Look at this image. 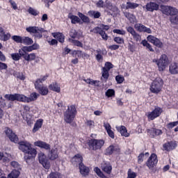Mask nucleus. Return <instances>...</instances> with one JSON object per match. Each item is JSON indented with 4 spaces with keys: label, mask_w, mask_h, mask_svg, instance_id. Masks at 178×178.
<instances>
[{
    "label": "nucleus",
    "mask_w": 178,
    "mask_h": 178,
    "mask_svg": "<svg viewBox=\"0 0 178 178\" xmlns=\"http://www.w3.org/2000/svg\"><path fill=\"white\" fill-rule=\"evenodd\" d=\"M38 97H40V94L35 92L31 93L29 97L19 93L7 94L4 95V98L6 99L7 101H11V102L17 101L18 102H24L26 104H30V102L37 101V99H38Z\"/></svg>",
    "instance_id": "obj_1"
},
{
    "label": "nucleus",
    "mask_w": 178,
    "mask_h": 178,
    "mask_svg": "<svg viewBox=\"0 0 178 178\" xmlns=\"http://www.w3.org/2000/svg\"><path fill=\"white\" fill-rule=\"evenodd\" d=\"M18 144L19 149L25 154L24 159L26 162L37 156V149L31 147V144L28 141H20Z\"/></svg>",
    "instance_id": "obj_2"
},
{
    "label": "nucleus",
    "mask_w": 178,
    "mask_h": 178,
    "mask_svg": "<svg viewBox=\"0 0 178 178\" xmlns=\"http://www.w3.org/2000/svg\"><path fill=\"white\" fill-rule=\"evenodd\" d=\"M152 62L157 65L159 72H163L169 66V58L166 54H162L159 59H153Z\"/></svg>",
    "instance_id": "obj_3"
},
{
    "label": "nucleus",
    "mask_w": 178,
    "mask_h": 178,
    "mask_svg": "<svg viewBox=\"0 0 178 178\" xmlns=\"http://www.w3.org/2000/svg\"><path fill=\"white\" fill-rule=\"evenodd\" d=\"M76 115H77V109L76 108V106L71 105L67 106V109L64 113V120L66 123H72L73 120L76 118Z\"/></svg>",
    "instance_id": "obj_4"
},
{
    "label": "nucleus",
    "mask_w": 178,
    "mask_h": 178,
    "mask_svg": "<svg viewBox=\"0 0 178 178\" xmlns=\"http://www.w3.org/2000/svg\"><path fill=\"white\" fill-rule=\"evenodd\" d=\"M86 144L89 147V149H91L92 151H97L98 149H101V148L104 147L105 140H104V139L90 138L87 140Z\"/></svg>",
    "instance_id": "obj_5"
},
{
    "label": "nucleus",
    "mask_w": 178,
    "mask_h": 178,
    "mask_svg": "<svg viewBox=\"0 0 178 178\" xmlns=\"http://www.w3.org/2000/svg\"><path fill=\"white\" fill-rule=\"evenodd\" d=\"M163 88V79L161 77H156L151 83L149 90L152 94H159Z\"/></svg>",
    "instance_id": "obj_6"
},
{
    "label": "nucleus",
    "mask_w": 178,
    "mask_h": 178,
    "mask_svg": "<svg viewBox=\"0 0 178 178\" xmlns=\"http://www.w3.org/2000/svg\"><path fill=\"white\" fill-rule=\"evenodd\" d=\"M147 167L152 173L156 172V165H158V156L155 153H152L145 163Z\"/></svg>",
    "instance_id": "obj_7"
},
{
    "label": "nucleus",
    "mask_w": 178,
    "mask_h": 178,
    "mask_svg": "<svg viewBox=\"0 0 178 178\" xmlns=\"http://www.w3.org/2000/svg\"><path fill=\"white\" fill-rule=\"evenodd\" d=\"M75 162H81L79 163V171L82 176H88L90 173V168L83 163V156L80 154H76L74 156Z\"/></svg>",
    "instance_id": "obj_8"
},
{
    "label": "nucleus",
    "mask_w": 178,
    "mask_h": 178,
    "mask_svg": "<svg viewBox=\"0 0 178 178\" xmlns=\"http://www.w3.org/2000/svg\"><path fill=\"white\" fill-rule=\"evenodd\" d=\"M27 33L32 34L35 38H42V33H44L45 29L39 26H29L26 28Z\"/></svg>",
    "instance_id": "obj_9"
},
{
    "label": "nucleus",
    "mask_w": 178,
    "mask_h": 178,
    "mask_svg": "<svg viewBox=\"0 0 178 178\" xmlns=\"http://www.w3.org/2000/svg\"><path fill=\"white\" fill-rule=\"evenodd\" d=\"M160 10L166 16H176V15L178 13V10L176 8L170 6L161 5L160 6Z\"/></svg>",
    "instance_id": "obj_10"
},
{
    "label": "nucleus",
    "mask_w": 178,
    "mask_h": 178,
    "mask_svg": "<svg viewBox=\"0 0 178 178\" xmlns=\"http://www.w3.org/2000/svg\"><path fill=\"white\" fill-rule=\"evenodd\" d=\"M162 112H163L162 108L157 106L153 111L147 112L146 113V116L149 121L155 120L156 118H159V116L162 115Z\"/></svg>",
    "instance_id": "obj_11"
},
{
    "label": "nucleus",
    "mask_w": 178,
    "mask_h": 178,
    "mask_svg": "<svg viewBox=\"0 0 178 178\" xmlns=\"http://www.w3.org/2000/svg\"><path fill=\"white\" fill-rule=\"evenodd\" d=\"M105 9L106 12L108 13V15H111V16L118 15V12L119 11V8H118L116 6H113L111 1L105 2Z\"/></svg>",
    "instance_id": "obj_12"
},
{
    "label": "nucleus",
    "mask_w": 178,
    "mask_h": 178,
    "mask_svg": "<svg viewBox=\"0 0 178 178\" xmlns=\"http://www.w3.org/2000/svg\"><path fill=\"white\" fill-rule=\"evenodd\" d=\"M111 69H113V64L111 62H106L104 67L102 69V76L104 80H108L109 79V71Z\"/></svg>",
    "instance_id": "obj_13"
},
{
    "label": "nucleus",
    "mask_w": 178,
    "mask_h": 178,
    "mask_svg": "<svg viewBox=\"0 0 178 178\" xmlns=\"http://www.w3.org/2000/svg\"><path fill=\"white\" fill-rule=\"evenodd\" d=\"M38 160L41 165H42L44 169H49L51 168V163L47 159V156L43 152L38 153Z\"/></svg>",
    "instance_id": "obj_14"
},
{
    "label": "nucleus",
    "mask_w": 178,
    "mask_h": 178,
    "mask_svg": "<svg viewBox=\"0 0 178 178\" xmlns=\"http://www.w3.org/2000/svg\"><path fill=\"white\" fill-rule=\"evenodd\" d=\"M19 52L21 56H22V58L28 62H31V60H35V58H37L35 53H31L29 54H27V52L29 51H24L22 49H19Z\"/></svg>",
    "instance_id": "obj_15"
},
{
    "label": "nucleus",
    "mask_w": 178,
    "mask_h": 178,
    "mask_svg": "<svg viewBox=\"0 0 178 178\" xmlns=\"http://www.w3.org/2000/svg\"><path fill=\"white\" fill-rule=\"evenodd\" d=\"M5 134L7 137H8L9 140L12 141V143H15V144L19 143V138L17 137V135L15 134L13 131H12L10 129L6 128L5 130Z\"/></svg>",
    "instance_id": "obj_16"
},
{
    "label": "nucleus",
    "mask_w": 178,
    "mask_h": 178,
    "mask_svg": "<svg viewBox=\"0 0 178 178\" xmlns=\"http://www.w3.org/2000/svg\"><path fill=\"white\" fill-rule=\"evenodd\" d=\"M126 30L128 33H129V34L132 35L134 40H135L136 42H138V41H141V35H140V34H138V33H137L136 30H134V28H133V26H127Z\"/></svg>",
    "instance_id": "obj_17"
},
{
    "label": "nucleus",
    "mask_w": 178,
    "mask_h": 178,
    "mask_svg": "<svg viewBox=\"0 0 178 178\" xmlns=\"http://www.w3.org/2000/svg\"><path fill=\"white\" fill-rule=\"evenodd\" d=\"M134 29L139 33H147V34H151V33H152L151 29L147 28L143 24H135Z\"/></svg>",
    "instance_id": "obj_18"
},
{
    "label": "nucleus",
    "mask_w": 178,
    "mask_h": 178,
    "mask_svg": "<svg viewBox=\"0 0 178 178\" xmlns=\"http://www.w3.org/2000/svg\"><path fill=\"white\" fill-rule=\"evenodd\" d=\"M147 40L149 42L154 44L155 47L158 48H162V47H163V43H162L159 39L155 38V36L149 35L147 36Z\"/></svg>",
    "instance_id": "obj_19"
},
{
    "label": "nucleus",
    "mask_w": 178,
    "mask_h": 178,
    "mask_svg": "<svg viewBox=\"0 0 178 178\" xmlns=\"http://www.w3.org/2000/svg\"><path fill=\"white\" fill-rule=\"evenodd\" d=\"M177 147V143L176 141H170L164 143L163 145V148L164 151L169 152L170 151H173Z\"/></svg>",
    "instance_id": "obj_20"
},
{
    "label": "nucleus",
    "mask_w": 178,
    "mask_h": 178,
    "mask_svg": "<svg viewBox=\"0 0 178 178\" xmlns=\"http://www.w3.org/2000/svg\"><path fill=\"white\" fill-rule=\"evenodd\" d=\"M147 133L149 137L152 138H154V137H156V136H161L162 134V130L156 129V128H152L147 129Z\"/></svg>",
    "instance_id": "obj_21"
},
{
    "label": "nucleus",
    "mask_w": 178,
    "mask_h": 178,
    "mask_svg": "<svg viewBox=\"0 0 178 178\" xmlns=\"http://www.w3.org/2000/svg\"><path fill=\"white\" fill-rule=\"evenodd\" d=\"M35 88L38 90L40 95H48V92H49L48 87L44 86V85H35Z\"/></svg>",
    "instance_id": "obj_22"
},
{
    "label": "nucleus",
    "mask_w": 178,
    "mask_h": 178,
    "mask_svg": "<svg viewBox=\"0 0 178 178\" xmlns=\"http://www.w3.org/2000/svg\"><path fill=\"white\" fill-rule=\"evenodd\" d=\"M24 52H33V51H36V49H40V44L34 43L31 46H24L21 49Z\"/></svg>",
    "instance_id": "obj_23"
},
{
    "label": "nucleus",
    "mask_w": 178,
    "mask_h": 178,
    "mask_svg": "<svg viewBox=\"0 0 178 178\" xmlns=\"http://www.w3.org/2000/svg\"><path fill=\"white\" fill-rule=\"evenodd\" d=\"M35 147H39V148H42L43 149H46L47 151L51 149V145L42 141V140H38L34 143Z\"/></svg>",
    "instance_id": "obj_24"
},
{
    "label": "nucleus",
    "mask_w": 178,
    "mask_h": 178,
    "mask_svg": "<svg viewBox=\"0 0 178 178\" xmlns=\"http://www.w3.org/2000/svg\"><path fill=\"white\" fill-rule=\"evenodd\" d=\"M146 9L148 12H154V10H159V4L150 1L146 4Z\"/></svg>",
    "instance_id": "obj_25"
},
{
    "label": "nucleus",
    "mask_w": 178,
    "mask_h": 178,
    "mask_svg": "<svg viewBox=\"0 0 178 178\" xmlns=\"http://www.w3.org/2000/svg\"><path fill=\"white\" fill-rule=\"evenodd\" d=\"M92 31H94L95 34H99L103 40H105V41L108 40V35L106 34V33H105V31H104V30H102V28H99L98 26L95 27L93 29Z\"/></svg>",
    "instance_id": "obj_26"
},
{
    "label": "nucleus",
    "mask_w": 178,
    "mask_h": 178,
    "mask_svg": "<svg viewBox=\"0 0 178 178\" xmlns=\"http://www.w3.org/2000/svg\"><path fill=\"white\" fill-rule=\"evenodd\" d=\"M104 127L106 130L108 137L113 139L115 138V132L112 131V127H111V124L108 122H104Z\"/></svg>",
    "instance_id": "obj_27"
},
{
    "label": "nucleus",
    "mask_w": 178,
    "mask_h": 178,
    "mask_svg": "<svg viewBox=\"0 0 178 178\" xmlns=\"http://www.w3.org/2000/svg\"><path fill=\"white\" fill-rule=\"evenodd\" d=\"M124 15L125 17L129 20V23L131 24H134V23H137V18L136 17V15L134 14H131L129 12L124 13Z\"/></svg>",
    "instance_id": "obj_28"
},
{
    "label": "nucleus",
    "mask_w": 178,
    "mask_h": 178,
    "mask_svg": "<svg viewBox=\"0 0 178 178\" xmlns=\"http://www.w3.org/2000/svg\"><path fill=\"white\" fill-rule=\"evenodd\" d=\"M44 123V120L39 119L36 120V122L34 124L33 129L32 130L33 133H37L42 127Z\"/></svg>",
    "instance_id": "obj_29"
},
{
    "label": "nucleus",
    "mask_w": 178,
    "mask_h": 178,
    "mask_svg": "<svg viewBox=\"0 0 178 178\" xmlns=\"http://www.w3.org/2000/svg\"><path fill=\"white\" fill-rule=\"evenodd\" d=\"M102 170L107 175H111L112 173V165L109 163H104L102 165Z\"/></svg>",
    "instance_id": "obj_30"
},
{
    "label": "nucleus",
    "mask_w": 178,
    "mask_h": 178,
    "mask_svg": "<svg viewBox=\"0 0 178 178\" xmlns=\"http://www.w3.org/2000/svg\"><path fill=\"white\" fill-rule=\"evenodd\" d=\"M117 130L118 131H119V133H120L121 136H122L123 137L130 136V134L127 132V128H126V127L123 125L117 127Z\"/></svg>",
    "instance_id": "obj_31"
},
{
    "label": "nucleus",
    "mask_w": 178,
    "mask_h": 178,
    "mask_svg": "<svg viewBox=\"0 0 178 178\" xmlns=\"http://www.w3.org/2000/svg\"><path fill=\"white\" fill-rule=\"evenodd\" d=\"M49 158L50 161H55L56 159H58L59 158V154L58 153V149H52L50 151Z\"/></svg>",
    "instance_id": "obj_32"
},
{
    "label": "nucleus",
    "mask_w": 178,
    "mask_h": 178,
    "mask_svg": "<svg viewBox=\"0 0 178 178\" xmlns=\"http://www.w3.org/2000/svg\"><path fill=\"white\" fill-rule=\"evenodd\" d=\"M52 35L54 38L58 40L59 42H61L62 44L65 42V35H63L62 33H59V32L53 33Z\"/></svg>",
    "instance_id": "obj_33"
},
{
    "label": "nucleus",
    "mask_w": 178,
    "mask_h": 178,
    "mask_svg": "<svg viewBox=\"0 0 178 178\" xmlns=\"http://www.w3.org/2000/svg\"><path fill=\"white\" fill-rule=\"evenodd\" d=\"M49 88L51 91H54V92H60V86L56 82L51 83L49 86Z\"/></svg>",
    "instance_id": "obj_34"
},
{
    "label": "nucleus",
    "mask_w": 178,
    "mask_h": 178,
    "mask_svg": "<svg viewBox=\"0 0 178 178\" xmlns=\"http://www.w3.org/2000/svg\"><path fill=\"white\" fill-rule=\"evenodd\" d=\"M33 42L34 41L33 40V39L28 36H23L21 41V44H24V45H32Z\"/></svg>",
    "instance_id": "obj_35"
},
{
    "label": "nucleus",
    "mask_w": 178,
    "mask_h": 178,
    "mask_svg": "<svg viewBox=\"0 0 178 178\" xmlns=\"http://www.w3.org/2000/svg\"><path fill=\"white\" fill-rule=\"evenodd\" d=\"M68 19H70L72 24H77V23H80V22H81V19H80L79 17L76 15H73L72 13L69 14Z\"/></svg>",
    "instance_id": "obj_36"
},
{
    "label": "nucleus",
    "mask_w": 178,
    "mask_h": 178,
    "mask_svg": "<svg viewBox=\"0 0 178 178\" xmlns=\"http://www.w3.org/2000/svg\"><path fill=\"white\" fill-rule=\"evenodd\" d=\"M88 15L90 17H93V19H99L101 17V13L99 11L89 10Z\"/></svg>",
    "instance_id": "obj_37"
},
{
    "label": "nucleus",
    "mask_w": 178,
    "mask_h": 178,
    "mask_svg": "<svg viewBox=\"0 0 178 178\" xmlns=\"http://www.w3.org/2000/svg\"><path fill=\"white\" fill-rule=\"evenodd\" d=\"M170 72L171 74H177L178 73V64L173 63L170 65L169 67Z\"/></svg>",
    "instance_id": "obj_38"
},
{
    "label": "nucleus",
    "mask_w": 178,
    "mask_h": 178,
    "mask_svg": "<svg viewBox=\"0 0 178 178\" xmlns=\"http://www.w3.org/2000/svg\"><path fill=\"white\" fill-rule=\"evenodd\" d=\"M49 76V75L46 74L44 76H41L40 79H38L35 83H34V86H42L41 84H42V83H44V81H45L47 80V79H48V77Z\"/></svg>",
    "instance_id": "obj_39"
},
{
    "label": "nucleus",
    "mask_w": 178,
    "mask_h": 178,
    "mask_svg": "<svg viewBox=\"0 0 178 178\" xmlns=\"http://www.w3.org/2000/svg\"><path fill=\"white\" fill-rule=\"evenodd\" d=\"M78 16H79V17H80V19L82 20V22L83 23H86L87 24H88V23H90V17H88V16L85 15L82 13L79 12L78 13Z\"/></svg>",
    "instance_id": "obj_40"
},
{
    "label": "nucleus",
    "mask_w": 178,
    "mask_h": 178,
    "mask_svg": "<svg viewBox=\"0 0 178 178\" xmlns=\"http://www.w3.org/2000/svg\"><path fill=\"white\" fill-rule=\"evenodd\" d=\"M20 176V171L17 170H13L9 175V178H17Z\"/></svg>",
    "instance_id": "obj_41"
},
{
    "label": "nucleus",
    "mask_w": 178,
    "mask_h": 178,
    "mask_svg": "<svg viewBox=\"0 0 178 178\" xmlns=\"http://www.w3.org/2000/svg\"><path fill=\"white\" fill-rule=\"evenodd\" d=\"M136 8H138L137 3L127 2L126 9H136Z\"/></svg>",
    "instance_id": "obj_42"
},
{
    "label": "nucleus",
    "mask_w": 178,
    "mask_h": 178,
    "mask_svg": "<svg viewBox=\"0 0 178 178\" xmlns=\"http://www.w3.org/2000/svg\"><path fill=\"white\" fill-rule=\"evenodd\" d=\"M28 13H29V15H31L32 16H38V15H40V11L31 7H29V8L28 9Z\"/></svg>",
    "instance_id": "obj_43"
},
{
    "label": "nucleus",
    "mask_w": 178,
    "mask_h": 178,
    "mask_svg": "<svg viewBox=\"0 0 178 178\" xmlns=\"http://www.w3.org/2000/svg\"><path fill=\"white\" fill-rule=\"evenodd\" d=\"M141 44L142 45H143V47H146L147 49H149L150 52H154V49H152V46H151V44H149V43H148L147 40H143L141 42Z\"/></svg>",
    "instance_id": "obj_44"
},
{
    "label": "nucleus",
    "mask_w": 178,
    "mask_h": 178,
    "mask_svg": "<svg viewBox=\"0 0 178 178\" xmlns=\"http://www.w3.org/2000/svg\"><path fill=\"white\" fill-rule=\"evenodd\" d=\"M94 171L97 175V176H99V177L106 178V176H105V175H104V172H102V171H101V169H99V168H98V167L95 168Z\"/></svg>",
    "instance_id": "obj_45"
},
{
    "label": "nucleus",
    "mask_w": 178,
    "mask_h": 178,
    "mask_svg": "<svg viewBox=\"0 0 178 178\" xmlns=\"http://www.w3.org/2000/svg\"><path fill=\"white\" fill-rule=\"evenodd\" d=\"M23 57V56L20 55V52L19 51V53H13L11 54V58L13 59V60H20V58Z\"/></svg>",
    "instance_id": "obj_46"
},
{
    "label": "nucleus",
    "mask_w": 178,
    "mask_h": 178,
    "mask_svg": "<svg viewBox=\"0 0 178 178\" xmlns=\"http://www.w3.org/2000/svg\"><path fill=\"white\" fill-rule=\"evenodd\" d=\"M137 177V173L135 172H133L131 168L128 170L127 172V178H136Z\"/></svg>",
    "instance_id": "obj_47"
},
{
    "label": "nucleus",
    "mask_w": 178,
    "mask_h": 178,
    "mask_svg": "<svg viewBox=\"0 0 178 178\" xmlns=\"http://www.w3.org/2000/svg\"><path fill=\"white\" fill-rule=\"evenodd\" d=\"M115 151V146L110 145L106 149V155H112L113 154V152Z\"/></svg>",
    "instance_id": "obj_48"
},
{
    "label": "nucleus",
    "mask_w": 178,
    "mask_h": 178,
    "mask_svg": "<svg viewBox=\"0 0 178 178\" xmlns=\"http://www.w3.org/2000/svg\"><path fill=\"white\" fill-rule=\"evenodd\" d=\"M113 33H114V34H118L119 35H126V31L124 29H113Z\"/></svg>",
    "instance_id": "obj_49"
},
{
    "label": "nucleus",
    "mask_w": 178,
    "mask_h": 178,
    "mask_svg": "<svg viewBox=\"0 0 178 178\" xmlns=\"http://www.w3.org/2000/svg\"><path fill=\"white\" fill-rule=\"evenodd\" d=\"M47 178H60V173L52 172L48 175Z\"/></svg>",
    "instance_id": "obj_50"
},
{
    "label": "nucleus",
    "mask_w": 178,
    "mask_h": 178,
    "mask_svg": "<svg viewBox=\"0 0 178 178\" xmlns=\"http://www.w3.org/2000/svg\"><path fill=\"white\" fill-rule=\"evenodd\" d=\"M113 41L116 42V44H124V39L119 36L115 37Z\"/></svg>",
    "instance_id": "obj_51"
},
{
    "label": "nucleus",
    "mask_w": 178,
    "mask_h": 178,
    "mask_svg": "<svg viewBox=\"0 0 178 178\" xmlns=\"http://www.w3.org/2000/svg\"><path fill=\"white\" fill-rule=\"evenodd\" d=\"M106 97L108 98H111V97H115V90L113 89H108L106 92Z\"/></svg>",
    "instance_id": "obj_52"
},
{
    "label": "nucleus",
    "mask_w": 178,
    "mask_h": 178,
    "mask_svg": "<svg viewBox=\"0 0 178 178\" xmlns=\"http://www.w3.org/2000/svg\"><path fill=\"white\" fill-rule=\"evenodd\" d=\"M176 126H178V121L172 122L168 124H167L166 127L169 130L173 129V127H176Z\"/></svg>",
    "instance_id": "obj_53"
},
{
    "label": "nucleus",
    "mask_w": 178,
    "mask_h": 178,
    "mask_svg": "<svg viewBox=\"0 0 178 178\" xmlns=\"http://www.w3.org/2000/svg\"><path fill=\"white\" fill-rule=\"evenodd\" d=\"M73 56H77V58H82L83 56V51L81 50H74L72 51Z\"/></svg>",
    "instance_id": "obj_54"
},
{
    "label": "nucleus",
    "mask_w": 178,
    "mask_h": 178,
    "mask_svg": "<svg viewBox=\"0 0 178 178\" xmlns=\"http://www.w3.org/2000/svg\"><path fill=\"white\" fill-rule=\"evenodd\" d=\"M11 35L9 33H5L0 38L1 41H8L10 40Z\"/></svg>",
    "instance_id": "obj_55"
},
{
    "label": "nucleus",
    "mask_w": 178,
    "mask_h": 178,
    "mask_svg": "<svg viewBox=\"0 0 178 178\" xmlns=\"http://www.w3.org/2000/svg\"><path fill=\"white\" fill-rule=\"evenodd\" d=\"M22 36H19V35L12 36V40H13L15 42H17V44H22Z\"/></svg>",
    "instance_id": "obj_56"
},
{
    "label": "nucleus",
    "mask_w": 178,
    "mask_h": 178,
    "mask_svg": "<svg viewBox=\"0 0 178 178\" xmlns=\"http://www.w3.org/2000/svg\"><path fill=\"white\" fill-rule=\"evenodd\" d=\"M86 124L88 126V127H90V129H92L95 126V122L94 120H88L86 122Z\"/></svg>",
    "instance_id": "obj_57"
},
{
    "label": "nucleus",
    "mask_w": 178,
    "mask_h": 178,
    "mask_svg": "<svg viewBox=\"0 0 178 178\" xmlns=\"http://www.w3.org/2000/svg\"><path fill=\"white\" fill-rule=\"evenodd\" d=\"M115 80L118 83V84H122L123 81H124V76L122 75H118L115 76Z\"/></svg>",
    "instance_id": "obj_58"
},
{
    "label": "nucleus",
    "mask_w": 178,
    "mask_h": 178,
    "mask_svg": "<svg viewBox=\"0 0 178 178\" xmlns=\"http://www.w3.org/2000/svg\"><path fill=\"white\" fill-rule=\"evenodd\" d=\"M10 158H12V156L10 154H6V156H3V162L4 163H8L10 161Z\"/></svg>",
    "instance_id": "obj_59"
},
{
    "label": "nucleus",
    "mask_w": 178,
    "mask_h": 178,
    "mask_svg": "<svg viewBox=\"0 0 178 178\" xmlns=\"http://www.w3.org/2000/svg\"><path fill=\"white\" fill-rule=\"evenodd\" d=\"M170 21L171 22V23H172L173 24H178V15H177L175 17H171L170 18Z\"/></svg>",
    "instance_id": "obj_60"
},
{
    "label": "nucleus",
    "mask_w": 178,
    "mask_h": 178,
    "mask_svg": "<svg viewBox=\"0 0 178 178\" xmlns=\"http://www.w3.org/2000/svg\"><path fill=\"white\" fill-rule=\"evenodd\" d=\"M72 42L76 47H80L81 48H83V43H81V42L76 40H72Z\"/></svg>",
    "instance_id": "obj_61"
},
{
    "label": "nucleus",
    "mask_w": 178,
    "mask_h": 178,
    "mask_svg": "<svg viewBox=\"0 0 178 178\" xmlns=\"http://www.w3.org/2000/svg\"><path fill=\"white\" fill-rule=\"evenodd\" d=\"M144 162V153H141L138 156V163L141 164Z\"/></svg>",
    "instance_id": "obj_62"
},
{
    "label": "nucleus",
    "mask_w": 178,
    "mask_h": 178,
    "mask_svg": "<svg viewBox=\"0 0 178 178\" xmlns=\"http://www.w3.org/2000/svg\"><path fill=\"white\" fill-rule=\"evenodd\" d=\"M96 6L97 8H105V3L102 0H99L96 3Z\"/></svg>",
    "instance_id": "obj_63"
},
{
    "label": "nucleus",
    "mask_w": 178,
    "mask_h": 178,
    "mask_svg": "<svg viewBox=\"0 0 178 178\" xmlns=\"http://www.w3.org/2000/svg\"><path fill=\"white\" fill-rule=\"evenodd\" d=\"M10 165L15 169H20V165L19 164V163H17V161H12L10 163Z\"/></svg>",
    "instance_id": "obj_64"
}]
</instances>
